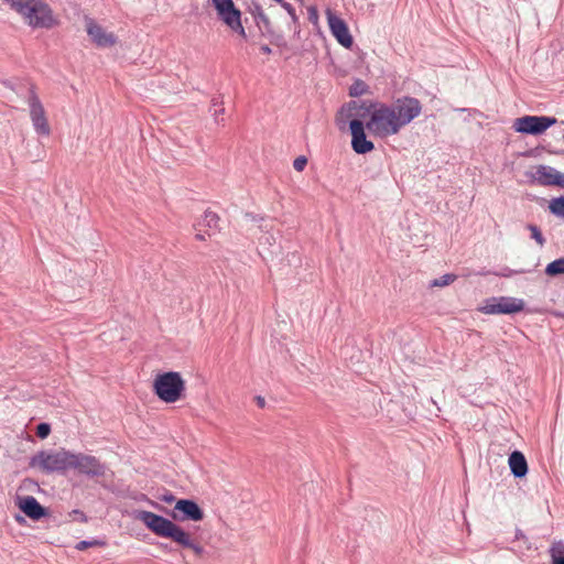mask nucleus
<instances>
[{
	"label": "nucleus",
	"mask_w": 564,
	"mask_h": 564,
	"mask_svg": "<svg viewBox=\"0 0 564 564\" xmlns=\"http://www.w3.org/2000/svg\"><path fill=\"white\" fill-rule=\"evenodd\" d=\"M137 519L158 536L170 538L180 545L193 550L195 554H202L203 547L194 543L189 534L171 520L145 510L139 511Z\"/></svg>",
	"instance_id": "obj_1"
},
{
	"label": "nucleus",
	"mask_w": 564,
	"mask_h": 564,
	"mask_svg": "<svg viewBox=\"0 0 564 564\" xmlns=\"http://www.w3.org/2000/svg\"><path fill=\"white\" fill-rule=\"evenodd\" d=\"M370 115L366 128L376 137L387 138L400 132L401 127L397 120L391 105L370 104L367 108Z\"/></svg>",
	"instance_id": "obj_2"
},
{
	"label": "nucleus",
	"mask_w": 564,
	"mask_h": 564,
	"mask_svg": "<svg viewBox=\"0 0 564 564\" xmlns=\"http://www.w3.org/2000/svg\"><path fill=\"white\" fill-rule=\"evenodd\" d=\"M153 387L160 400L174 403L181 399L185 382L178 372L170 371L158 375Z\"/></svg>",
	"instance_id": "obj_3"
},
{
	"label": "nucleus",
	"mask_w": 564,
	"mask_h": 564,
	"mask_svg": "<svg viewBox=\"0 0 564 564\" xmlns=\"http://www.w3.org/2000/svg\"><path fill=\"white\" fill-rule=\"evenodd\" d=\"M72 452L59 449L55 452L42 451L31 459V466L46 473H63L70 469Z\"/></svg>",
	"instance_id": "obj_4"
},
{
	"label": "nucleus",
	"mask_w": 564,
	"mask_h": 564,
	"mask_svg": "<svg viewBox=\"0 0 564 564\" xmlns=\"http://www.w3.org/2000/svg\"><path fill=\"white\" fill-rule=\"evenodd\" d=\"M217 15L230 30L246 37L245 28L241 24V12L232 0H209Z\"/></svg>",
	"instance_id": "obj_5"
},
{
	"label": "nucleus",
	"mask_w": 564,
	"mask_h": 564,
	"mask_svg": "<svg viewBox=\"0 0 564 564\" xmlns=\"http://www.w3.org/2000/svg\"><path fill=\"white\" fill-rule=\"evenodd\" d=\"M391 107L401 129L417 118L422 112V105L420 100L414 97L399 98Z\"/></svg>",
	"instance_id": "obj_6"
},
{
	"label": "nucleus",
	"mask_w": 564,
	"mask_h": 564,
	"mask_svg": "<svg viewBox=\"0 0 564 564\" xmlns=\"http://www.w3.org/2000/svg\"><path fill=\"white\" fill-rule=\"evenodd\" d=\"M556 123V118L546 116H523L514 121L516 131L538 135Z\"/></svg>",
	"instance_id": "obj_7"
},
{
	"label": "nucleus",
	"mask_w": 564,
	"mask_h": 564,
	"mask_svg": "<svg viewBox=\"0 0 564 564\" xmlns=\"http://www.w3.org/2000/svg\"><path fill=\"white\" fill-rule=\"evenodd\" d=\"M524 301L512 296H499L489 299L481 307L485 314H514L523 311Z\"/></svg>",
	"instance_id": "obj_8"
},
{
	"label": "nucleus",
	"mask_w": 564,
	"mask_h": 564,
	"mask_svg": "<svg viewBox=\"0 0 564 564\" xmlns=\"http://www.w3.org/2000/svg\"><path fill=\"white\" fill-rule=\"evenodd\" d=\"M70 469L89 477H102L106 473V466L101 464L95 456L83 453H72Z\"/></svg>",
	"instance_id": "obj_9"
},
{
	"label": "nucleus",
	"mask_w": 564,
	"mask_h": 564,
	"mask_svg": "<svg viewBox=\"0 0 564 564\" xmlns=\"http://www.w3.org/2000/svg\"><path fill=\"white\" fill-rule=\"evenodd\" d=\"M329 30L337 42L346 48H350L354 41L346 22L337 17L330 9L326 10Z\"/></svg>",
	"instance_id": "obj_10"
},
{
	"label": "nucleus",
	"mask_w": 564,
	"mask_h": 564,
	"mask_svg": "<svg viewBox=\"0 0 564 564\" xmlns=\"http://www.w3.org/2000/svg\"><path fill=\"white\" fill-rule=\"evenodd\" d=\"M350 133H351V148L358 154H366L371 152L375 149V145L371 141L367 140L365 128L362 121L358 119H354L349 123Z\"/></svg>",
	"instance_id": "obj_11"
},
{
	"label": "nucleus",
	"mask_w": 564,
	"mask_h": 564,
	"mask_svg": "<svg viewBox=\"0 0 564 564\" xmlns=\"http://www.w3.org/2000/svg\"><path fill=\"white\" fill-rule=\"evenodd\" d=\"M532 181L540 185L552 186L556 185L564 187V173L558 172L552 166L539 165L531 173Z\"/></svg>",
	"instance_id": "obj_12"
},
{
	"label": "nucleus",
	"mask_w": 564,
	"mask_h": 564,
	"mask_svg": "<svg viewBox=\"0 0 564 564\" xmlns=\"http://www.w3.org/2000/svg\"><path fill=\"white\" fill-rule=\"evenodd\" d=\"M30 116L35 131L40 134L47 135L50 126L47 123L44 108L37 96L33 93L29 97Z\"/></svg>",
	"instance_id": "obj_13"
},
{
	"label": "nucleus",
	"mask_w": 564,
	"mask_h": 564,
	"mask_svg": "<svg viewBox=\"0 0 564 564\" xmlns=\"http://www.w3.org/2000/svg\"><path fill=\"white\" fill-rule=\"evenodd\" d=\"M86 31L91 41L98 47H110L116 44L117 37L113 33L107 32L101 25L93 19H86Z\"/></svg>",
	"instance_id": "obj_14"
},
{
	"label": "nucleus",
	"mask_w": 564,
	"mask_h": 564,
	"mask_svg": "<svg viewBox=\"0 0 564 564\" xmlns=\"http://www.w3.org/2000/svg\"><path fill=\"white\" fill-rule=\"evenodd\" d=\"M172 517L175 520L200 521L204 518V513L195 501L181 499L175 503Z\"/></svg>",
	"instance_id": "obj_15"
},
{
	"label": "nucleus",
	"mask_w": 564,
	"mask_h": 564,
	"mask_svg": "<svg viewBox=\"0 0 564 564\" xmlns=\"http://www.w3.org/2000/svg\"><path fill=\"white\" fill-rule=\"evenodd\" d=\"M19 507L29 518L33 520H39L46 514L45 509L32 496L22 498L19 502Z\"/></svg>",
	"instance_id": "obj_16"
},
{
	"label": "nucleus",
	"mask_w": 564,
	"mask_h": 564,
	"mask_svg": "<svg viewBox=\"0 0 564 564\" xmlns=\"http://www.w3.org/2000/svg\"><path fill=\"white\" fill-rule=\"evenodd\" d=\"M511 473L514 477L521 478L524 477L528 473V464L524 455L519 452L514 451L510 454L508 459Z\"/></svg>",
	"instance_id": "obj_17"
},
{
	"label": "nucleus",
	"mask_w": 564,
	"mask_h": 564,
	"mask_svg": "<svg viewBox=\"0 0 564 564\" xmlns=\"http://www.w3.org/2000/svg\"><path fill=\"white\" fill-rule=\"evenodd\" d=\"M551 564H564V542L555 541L550 547Z\"/></svg>",
	"instance_id": "obj_18"
},
{
	"label": "nucleus",
	"mask_w": 564,
	"mask_h": 564,
	"mask_svg": "<svg viewBox=\"0 0 564 564\" xmlns=\"http://www.w3.org/2000/svg\"><path fill=\"white\" fill-rule=\"evenodd\" d=\"M549 209L554 216L564 219V196L551 199Z\"/></svg>",
	"instance_id": "obj_19"
},
{
	"label": "nucleus",
	"mask_w": 564,
	"mask_h": 564,
	"mask_svg": "<svg viewBox=\"0 0 564 564\" xmlns=\"http://www.w3.org/2000/svg\"><path fill=\"white\" fill-rule=\"evenodd\" d=\"M545 273L550 276L564 274V258L556 259L549 263L545 268Z\"/></svg>",
	"instance_id": "obj_20"
},
{
	"label": "nucleus",
	"mask_w": 564,
	"mask_h": 564,
	"mask_svg": "<svg viewBox=\"0 0 564 564\" xmlns=\"http://www.w3.org/2000/svg\"><path fill=\"white\" fill-rule=\"evenodd\" d=\"M219 217L214 212H205L199 226H205L208 229H216L218 227Z\"/></svg>",
	"instance_id": "obj_21"
},
{
	"label": "nucleus",
	"mask_w": 564,
	"mask_h": 564,
	"mask_svg": "<svg viewBox=\"0 0 564 564\" xmlns=\"http://www.w3.org/2000/svg\"><path fill=\"white\" fill-rule=\"evenodd\" d=\"M527 229L530 231V237L540 246L543 247L545 245V238L542 235L540 228L533 224H528Z\"/></svg>",
	"instance_id": "obj_22"
},
{
	"label": "nucleus",
	"mask_w": 564,
	"mask_h": 564,
	"mask_svg": "<svg viewBox=\"0 0 564 564\" xmlns=\"http://www.w3.org/2000/svg\"><path fill=\"white\" fill-rule=\"evenodd\" d=\"M368 86L367 84L361 80L357 79L354 82V84L349 88V95L352 97H359L367 93Z\"/></svg>",
	"instance_id": "obj_23"
},
{
	"label": "nucleus",
	"mask_w": 564,
	"mask_h": 564,
	"mask_svg": "<svg viewBox=\"0 0 564 564\" xmlns=\"http://www.w3.org/2000/svg\"><path fill=\"white\" fill-rule=\"evenodd\" d=\"M106 545V542L102 541V540H97V539H94V540H90V541H79L75 549L78 550V551H84L88 547H95V546H105Z\"/></svg>",
	"instance_id": "obj_24"
},
{
	"label": "nucleus",
	"mask_w": 564,
	"mask_h": 564,
	"mask_svg": "<svg viewBox=\"0 0 564 564\" xmlns=\"http://www.w3.org/2000/svg\"><path fill=\"white\" fill-rule=\"evenodd\" d=\"M455 280H456V275L448 273V274L442 275L438 279L433 280L431 285L432 286L443 288V286H446V285L453 283Z\"/></svg>",
	"instance_id": "obj_25"
},
{
	"label": "nucleus",
	"mask_w": 564,
	"mask_h": 564,
	"mask_svg": "<svg viewBox=\"0 0 564 564\" xmlns=\"http://www.w3.org/2000/svg\"><path fill=\"white\" fill-rule=\"evenodd\" d=\"M223 101H220L218 98L213 99L210 111L215 118L216 122H219V116L224 112V108L221 107Z\"/></svg>",
	"instance_id": "obj_26"
},
{
	"label": "nucleus",
	"mask_w": 564,
	"mask_h": 564,
	"mask_svg": "<svg viewBox=\"0 0 564 564\" xmlns=\"http://www.w3.org/2000/svg\"><path fill=\"white\" fill-rule=\"evenodd\" d=\"M51 433V426L50 424L47 423H40L37 426H36V435L40 437V438H46Z\"/></svg>",
	"instance_id": "obj_27"
},
{
	"label": "nucleus",
	"mask_w": 564,
	"mask_h": 564,
	"mask_svg": "<svg viewBox=\"0 0 564 564\" xmlns=\"http://www.w3.org/2000/svg\"><path fill=\"white\" fill-rule=\"evenodd\" d=\"M307 164V159L305 156H299L293 162L294 170L301 172Z\"/></svg>",
	"instance_id": "obj_28"
},
{
	"label": "nucleus",
	"mask_w": 564,
	"mask_h": 564,
	"mask_svg": "<svg viewBox=\"0 0 564 564\" xmlns=\"http://www.w3.org/2000/svg\"><path fill=\"white\" fill-rule=\"evenodd\" d=\"M69 516L73 518V520H77V521H80V522H86L87 521V517L80 510H73L69 513Z\"/></svg>",
	"instance_id": "obj_29"
},
{
	"label": "nucleus",
	"mask_w": 564,
	"mask_h": 564,
	"mask_svg": "<svg viewBox=\"0 0 564 564\" xmlns=\"http://www.w3.org/2000/svg\"><path fill=\"white\" fill-rule=\"evenodd\" d=\"M308 20L316 24L317 21H318V12H317V9L314 8V7H310L308 8Z\"/></svg>",
	"instance_id": "obj_30"
},
{
	"label": "nucleus",
	"mask_w": 564,
	"mask_h": 564,
	"mask_svg": "<svg viewBox=\"0 0 564 564\" xmlns=\"http://www.w3.org/2000/svg\"><path fill=\"white\" fill-rule=\"evenodd\" d=\"M282 7L288 11V13L291 15V18L295 21L296 15H295V9L293 8V6L288 2H282Z\"/></svg>",
	"instance_id": "obj_31"
},
{
	"label": "nucleus",
	"mask_w": 564,
	"mask_h": 564,
	"mask_svg": "<svg viewBox=\"0 0 564 564\" xmlns=\"http://www.w3.org/2000/svg\"><path fill=\"white\" fill-rule=\"evenodd\" d=\"M256 402H257V404H258V406H259V408H264V405H265V400H264V398H262V397H260V395L256 397Z\"/></svg>",
	"instance_id": "obj_32"
},
{
	"label": "nucleus",
	"mask_w": 564,
	"mask_h": 564,
	"mask_svg": "<svg viewBox=\"0 0 564 564\" xmlns=\"http://www.w3.org/2000/svg\"><path fill=\"white\" fill-rule=\"evenodd\" d=\"M261 51L265 54H269L271 52L270 47L268 45H264L261 47Z\"/></svg>",
	"instance_id": "obj_33"
},
{
	"label": "nucleus",
	"mask_w": 564,
	"mask_h": 564,
	"mask_svg": "<svg viewBox=\"0 0 564 564\" xmlns=\"http://www.w3.org/2000/svg\"><path fill=\"white\" fill-rule=\"evenodd\" d=\"M344 113H345V109L343 108L338 115V121L343 118Z\"/></svg>",
	"instance_id": "obj_34"
},
{
	"label": "nucleus",
	"mask_w": 564,
	"mask_h": 564,
	"mask_svg": "<svg viewBox=\"0 0 564 564\" xmlns=\"http://www.w3.org/2000/svg\"><path fill=\"white\" fill-rule=\"evenodd\" d=\"M196 237H197L198 239H200V240H204V239H205L204 235H202L200 232H198V234L196 235Z\"/></svg>",
	"instance_id": "obj_35"
},
{
	"label": "nucleus",
	"mask_w": 564,
	"mask_h": 564,
	"mask_svg": "<svg viewBox=\"0 0 564 564\" xmlns=\"http://www.w3.org/2000/svg\"><path fill=\"white\" fill-rule=\"evenodd\" d=\"M173 499H174V498H173L172 496H170V497H165V498H164V500H165L166 502H171Z\"/></svg>",
	"instance_id": "obj_36"
},
{
	"label": "nucleus",
	"mask_w": 564,
	"mask_h": 564,
	"mask_svg": "<svg viewBox=\"0 0 564 564\" xmlns=\"http://www.w3.org/2000/svg\"><path fill=\"white\" fill-rule=\"evenodd\" d=\"M355 107H356V102L355 101L349 104V108H355Z\"/></svg>",
	"instance_id": "obj_37"
}]
</instances>
